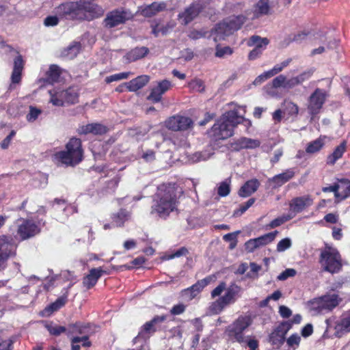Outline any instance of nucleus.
Segmentation results:
<instances>
[{"label":"nucleus","mask_w":350,"mask_h":350,"mask_svg":"<svg viewBox=\"0 0 350 350\" xmlns=\"http://www.w3.org/2000/svg\"><path fill=\"white\" fill-rule=\"evenodd\" d=\"M134 18L133 14L129 10L120 7L109 11L103 21L102 25L107 29H111L125 25Z\"/></svg>","instance_id":"nucleus-7"},{"label":"nucleus","mask_w":350,"mask_h":350,"mask_svg":"<svg viewBox=\"0 0 350 350\" xmlns=\"http://www.w3.org/2000/svg\"><path fill=\"white\" fill-rule=\"evenodd\" d=\"M291 246V241L289 238H284L280 241L277 245V251L284 252Z\"/></svg>","instance_id":"nucleus-58"},{"label":"nucleus","mask_w":350,"mask_h":350,"mask_svg":"<svg viewBox=\"0 0 350 350\" xmlns=\"http://www.w3.org/2000/svg\"><path fill=\"white\" fill-rule=\"evenodd\" d=\"M187 306L183 303H180L173 306L170 309V314L172 315H179L185 312Z\"/></svg>","instance_id":"nucleus-61"},{"label":"nucleus","mask_w":350,"mask_h":350,"mask_svg":"<svg viewBox=\"0 0 350 350\" xmlns=\"http://www.w3.org/2000/svg\"><path fill=\"white\" fill-rule=\"evenodd\" d=\"M40 231V228L34 221L23 219L22 223L18 226L17 234L21 240H26L38 234Z\"/></svg>","instance_id":"nucleus-15"},{"label":"nucleus","mask_w":350,"mask_h":350,"mask_svg":"<svg viewBox=\"0 0 350 350\" xmlns=\"http://www.w3.org/2000/svg\"><path fill=\"white\" fill-rule=\"evenodd\" d=\"M313 204V199L310 196L306 195L301 197H297L292 199L290 202V208L294 213H301L306 208Z\"/></svg>","instance_id":"nucleus-20"},{"label":"nucleus","mask_w":350,"mask_h":350,"mask_svg":"<svg viewBox=\"0 0 350 350\" xmlns=\"http://www.w3.org/2000/svg\"><path fill=\"white\" fill-rule=\"evenodd\" d=\"M260 186V182L256 178L246 181L239 190V195L241 197L246 198L256 192Z\"/></svg>","instance_id":"nucleus-27"},{"label":"nucleus","mask_w":350,"mask_h":350,"mask_svg":"<svg viewBox=\"0 0 350 350\" xmlns=\"http://www.w3.org/2000/svg\"><path fill=\"white\" fill-rule=\"evenodd\" d=\"M336 329L342 332H350V309L342 315Z\"/></svg>","instance_id":"nucleus-40"},{"label":"nucleus","mask_w":350,"mask_h":350,"mask_svg":"<svg viewBox=\"0 0 350 350\" xmlns=\"http://www.w3.org/2000/svg\"><path fill=\"white\" fill-rule=\"evenodd\" d=\"M172 87L171 81L163 79L157 83V85L152 88L150 93L147 96V100L152 103H159L162 100L163 95L170 90Z\"/></svg>","instance_id":"nucleus-16"},{"label":"nucleus","mask_w":350,"mask_h":350,"mask_svg":"<svg viewBox=\"0 0 350 350\" xmlns=\"http://www.w3.org/2000/svg\"><path fill=\"white\" fill-rule=\"evenodd\" d=\"M245 21L246 17L243 14L233 15L223 19L211 30V34L215 36V41L225 40L226 37L232 35L242 27Z\"/></svg>","instance_id":"nucleus-4"},{"label":"nucleus","mask_w":350,"mask_h":350,"mask_svg":"<svg viewBox=\"0 0 350 350\" xmlns=\"http://www.w3.org/2000/svg\"><path fill=\"white\" fill-rule=\"evenodd\" d=\"M167 3L165 1H154L144 6L142 10V14L147 18L152 17L157 14L167 10Z\"/></svg>","instance_id":"nucleus-23"},{"label":"nucleus","mask_w":350,"mask_h":350,"mask_svg":"<svg viewBox=\"0 0 350 350\" xmlns=\"http://www.w3.org/2000/svg\"><path fill=\"white\" fill-rule=\"evenodd\" d=\"M342 257L336 248L326 245L321 250L319 262L323 271L332 274L339 273L342 268Z\"/></svg>","instance_id":"nucleus-5"},{"label":"nucleus","mask_w":350,"mask_h":350,"mask_svg":"<svg viewBox=\"0 0 350 350\" xmlns=\"http://www.w3.org/2000/svg\"><path fill=\"white\" fill-rule=\"evenodd\" d=\"M286 82V76L280 75L272 80V87L273 88H278L282 87L284 88Z\"/></svg>","instance_id":"nucleus-59"},{"label":"nucleus","mask_w":350,"mask_h":350,"mask_svg":"<svg viewBox=\"0 0 350 350\" xmlns=\"http://www.w3.org/2000/svg\"><path fill=\"white\" fill-rule=\"evenodd\" d=\"M234 144L237 149L255 148L260 146V142L247 137H241Z\"/></svg>","instance_id":"nucleus-35"},{"label":"nucleus","mask_w":350,"mask_h":350,"mask_svg":"<svg viewBox=\"0 0 350 350\" xmlns=\"http://www.w3.org/2000/svg\"><path fill=\"white\" fill-rule=\"evenodd\" d=\"M193 122L189 117L175 115L170 117L165 122V126L169 130L178 131H186L193 127Z\"/></svg>","instance_id":"nucleus-13"},{"label":"nucleus","mask_w":350,"mask_h":350,"mask_svg":"<svg viewBox=\"0 0 350 350\" xmlns=\"http://www.w3.org/2000/svg\"><path fill=\"white\" fill-rule=\"evenodd\" d=\"M14 340L8 338L5 340L0 339V350H12L14 348Z\"/></svg>","instance_id":"nucleus-64"},{"label":"nucleus","mask_w":350,"mask_h":350,"mask_svg":"<svg viewBox=\"0 0 350 350\" xmlns=\"http://www.w3.org/2000/svg\"><path fill=\"white\" fill-rule=\"evenodd\" d=\"M233 53V49L230 46L219 47L217 46L215 56L217 57H223L224 55H230Z\"/></svg>","instance_id":"nucleus-57"},{"label":"nucleus","mask_w":350,"mask_h":350,"mask_svg":"<svg viewBox=\"0 0 350 350\" xmlns=\"http://www.w3.org/2000/svg\"><path fill=\"white\" fill-rule=\"evenodd\" d=\"M167 315H156L150 321L146 322L140 328L139 333L135 336L133 342L136 344L141 340L144 343L154 334L157 330V327L166 321Z\"/></svg>","instance_id":"nucleus-10"},{"label":"nucleus","mask_w":350,"mask_h":350,"mask_svg":"<svg viewBox=\"0 0 350 350\" xmlns=\"http://www.w3.org/2000/svg\"><path fill=\"white\" fill-rule=\"evenodd\" d=\"M325 137L320 136L314 141L309 142L306 148V152L309 154H314L319 152L325 145L324 139Z\"/></svg>","instance_id":"nucleus-38"},{"label":"nucleus","mask_w":350,"mask_h":350,"mask_svg":"<svg viewBox=\"0 0 350 350\" xmlns=\"http://www.w3.org/2000/svg\"><path fill=\"white\" fill-rule=\"evenodd\" d=\"M326 100V94L324 90L317 88L310 95L308 100V110L312 116L319 114Z\"/></svg>","instance_id":"nucleus-14"},{"label":"nucleus","mask_w":350,"mask_h":350,"mask_svg":"<svg viewBox=\"0 0 350 350\" xmlns=\"http://www.w3.org/2000/svg\"><path fill=\"white\" fill-rule=\"evenodd\" d=\"M230 192V185L226 181H223L220 183L217 193L221 197L227 196Z\"/></svg>","instance_id":"nucleus-56"},{"label":"nucleus","mask_w":350,"mask_h":350,"mask_svg":"<svg viewBox=\"0 0 350 350\" xmlns=\"http://www.w3.org/2000/svg\"><path fill=\"white\" fill-rule=\"evenodd\" d=\"M278 232L275 230L274 232H269L259 237L252 239L254 243H256L258 248L262 246H265L270 243H271L275 238V236Z\"/></svg>","instance_id":"nucleus-37"},{"label":"nucleus","mask_w":350,"mask_h":350,"mask_svg":"<svg viewBox=\"0 0 350 350\" xmlns=\"http://www.w3.org/2000/svg\"><path fill=\"white\" fill-rule=\"evenodd\" d=\"M44 327L47 329V331L52 336H58L62 333H65L67 331V329L64 326L57 325L55 324L53 322H46L44 323Z\"/></svg>","instance_id":"nucleus-42"},{"label":"nucleus","mask_w":350,"mask_h":350,"mask_svg":"<svg viewBox=\"0 0 350 350\" xmlns=\"http://www.w3.org/2000/svg\"><path fill=\"white\" fill-rule=\"evenodd\" d=\"M56 14L60 18L70 21H83L85 12L81 1H66L55 8Z\"/></svg>","instance_id":"nucleus-8"},{"label":"nucleus","mask_w":350,"mask_h":350,"mask_svg":"<svg viewBox=\"0 0 350 350\" xmlns=\"http://www.w3.org/2000/svg\"><path fill=\"white\" fill-rule=\"evenodd\" d=\"M211 0H198L191 3L184 11L180 12L178 15V20L183 25H187L198 15L208 8Z\"/></svg>","instance_id":"nucleus-9"},{"label":"nucleus","mask_w":350,"mask_h":350,"mask_svg":"<svg viewBox=\"0 0 350 350\" xmlns=\"http://www.w3.org/2000/svg\"><path fill=\"white\" fill-rule=\"evenodd\" d=\"M325 310L331 311L338 306L341 301L337 294H326L321 296Z\"/></svg>","instance_id":"nucleus-29"},{"label":"nucleus","mask_w":350,"mask_h":350,"mask_svg":"<svg viewBox=\"0 0 350 350\" xmlns=\"http://www.w3.org/2000/svg\"><path fill=\"white\" fill-rule=\"evenodd\" d=\"M238 233H239V232H230V233H228V234H225L223 237V239L225 241L230 243L229 247L231 250L234 249L237 246V236Z\"/></svg>","instance_id":"nucleus-55"},{"label":"nucleus","mask_w":350,"mask_h":350,"mask_svg":"<svg viewBox=\"0 0 350 350\" xmlns=\"http://www.w3.org/2000/svg\"><path fill=\"white\" fill-rule=\"evenodd\" d=\"M269 0H259L256 5L254 14L256 16L267 15L269 14Z\"/></svg>","instance_id":"nucleus-41"},{"label":"nucleus","mask_w":350,"mask_h":350,"mask_svg":"<svg viewBox=\"0 0 350 350\" xmlns=\"http://www.w3.org/2000/svg\"><path fill=\"white\" fill-rule=\"evenodd\" d=\"M127 213L124 209H120L118 213L112 215V226L113 227H121L126 220Z\"/></svg>","instance_id":"nucleus-43"},{"label":"nucleus","mask_w":350,"mask_h":350,"mask_svg":"<svg viewBox=\"0 0 350 350\" xmlns=\"http://www.w3.org/2000/svg\"><path fill=\"white\" fill-rule=\"evenodd\" d=\"M340 187V185L338 183H334L333 185H330L329 187H323L322 188V191L324 193L327 192H334V196L338 198L341 197V195L338 192V189Z\"/></svg>","instance_id":"nucleus-60"},{"label":"nucleus","mask_w":350,"mask_h":350,"mask_svg":"<svg viewBox=\"0 0 350 350\" xmlns=\"http://www.w3.org/2000/svg\"><path fill=\"white\" fill-rule=\"evenodd\" d=\"M189 87L196 92H204L205 90V85L204 81L200 79H194L189 83Z\"/></svg>","instance_id":"nucleus-51"},{"label":"nucleus","mask_w":350,"mask_h":350,"mask_svg":"<svg viewBox=\"0 0 350 350\" xmlns=\"http://www.w3.org/2000/svg\"><path fill=\"white\" fill-rule=\"evenodd\" d=\"M255 202V198H250L247 202L240 204L239 208L234 210V216H241Z\"/></svg>","instance_id":"nucleus-50"},{"label":"nucleus","mask_w":350,"mask_h":350,"mask_svg":"<svg viewBox=\"0 0 350 350\" xmlns=\"http://www.w3.org/2000/svg\"><path fill=\"white\" fill-rule=\"evenodd\" d=\"M84 151L79 138L72 137L66 143L65 150L56 152L54 159L66 166H76L83 159Z\"/></svg>","instance_id":"nucleus-3"},{"label":"nucleus","mask_w":350,"mask_h":350,"mask_svg":"<svg viewBox=\"0 0 350 350\" xmlns=\"http://www.w3.org/2000/svg\"><path fill=\"white\" fill-rule=\"evenodd\" d=\"M226 284L225 282H220L219 284L216 286L211 293L212 298H215L219 296L222 292L226 290Z\"/></svg>","instance_id":"nucleus-63"},{"label":"nucleus","mask_w":350,"mask_h":350,"mask_svg":"<svg viewBox=\"0 0 350 350\" xmlns=\"http://www.w3.org/2000/svg\"><path fill=\"white\" fill-rule=\"evenodd\" d=\"M269 43V40L267 38H261L259 36H252L247 41V46H255V48L263 51Z\"/></svg>","instance_id":"nucleus-39"},{"label":"nucleus","mask_w":350,"mask_h":350,"mask_svg":"<svg viewBox=\"0 0 350 350\" xmlns=\"http://www.w3.org/2000/svg\"><path fill=\"white\" fill-rule=\"evenodd\" d=\"M110 272L103 269L101 267L92 268L89 271V273L83 278V285L88 290L93 288L98 280L103 275H109Z\"/></svg>","instance_id":"nucleus-17"},{"label":"nucleus","mask_w":350,"mask_h":350,"mask_svg":"<svg viewBox=\"0 0 350 350\" xmlns=\"http://www.w3.org/2000/svg\"><path fill=\"white\" fill-rule=\"evenodd\" d=\"M92 324L90 323H83L77 321L75 323L70 324L68 327V336L70 334L88 335L92 329Z\"/></svg>","instance_id":"nucleus-26"},{"label":"nucleus","mask_w":350,"mask_h":350,"mask_svg":"<svg viewBox=\"0 0 350 350\" xmlns=\"http://www.w3.org/2000/svg\"><path fill=\"white\" fill-rule=\"evenodd\" d=\"M178 204L176 188L174 185H162L154 195L150 213L165 219L176 209Z\"/></svg>","instance_id":"nucleus-1"},{"label":"nucleus","mask_w":350,"mask_h":350,"mask_svg":"<svg viewBox=\"0 0 350 350\" xmlns=\"http://www.w3.org/2000/svg\"><path fill=\"white\" fill-rule=\"evenodd\" d=\"M67 300V295H62L58 297L54 302L48 306L46 310L51 312L57 311L65 306Z\"/></svg>","instance_id":"nucleus-47"},{"label":"nucleus","mask_w":350,"mask_h":350,"mask_svg":"<svg viewBox=\"0 0 350 350\" xmlns=\"http://www.w3.org/2000/svg\"><path fill=\"white\" fill-rule=\"evenodd\" d=\"M239 118L237 110H230L225 112L207 131V135L210 140L213 142H218L232 137L234 135V129L239 124L237 120Z\"/></svg>","instance_id":"nucleus-2"},{"label":"nucleus","mask_w":350,"mask_h":350,"mask_svg":"<svg viewBox=\"0 0 350 350\" xmlns=\"http://www.w3.org/2000/svg\"><path fill=\"white\" fill-rule=\"evenodd\" d=\"M285 341L286 342L288 347L295 349L299 347L300 344L301 337L297 333L293 334L288 338H286Z\"/></svg>","instance_id":"nucleus-52"},{"label":"nucleus","mask_w":350,"mask_h":350,"mask_svg":"<svg viewBox=\"0 0 350 350\" xmlns=\"http://www.w3.org/2000/svg\"><path fill=\"white\" fill-rule=\"evenodd\" d=\"M292 59L288 58L286 59L285 61L281 62L280 64H278L275 65L272 69L267 71L268 75L271 76V77L278 73L280 72L284 68L287 67L289 64L291 62Z\"/></svg>","instance_id":"nucleus-49"},{"label":"nucleus","mask_w":350,"mask_h":350,"mask_svg":"<svg viewBox=\"0 0 350 350\" xmlns=\"http://www.w3.org/2000/svg\"><path fill=\"white\" fill-rule=\"evenodd\" d=\"M211 277L208 276L202 280L197 281L196 283L191 286L184 290L185 292H191V297H194L197 294L200 293L204 287H206L211 281Z\"/></svg>","instance_id":"nucleus-32"},{"label":"nucleus","mask_w":350,"mask_h":350,"mask_svg":"<svg viewBox=\"0 0 350 350\" xmlns=\"http://www.w3.org/2000/svg\"><path fill=\"white\" fill-rule=\"evenodd\" d=\"M51 95L50 102L55 106L61 107L65 103L64 98L62 95V91H49Z\"/></svg>","instance_id":"nucleus-48"},{"label":"nucleus","mask_w":350,"mask_h":350,"mask_svg":"<svg viewBox=\"0 0 350 350\" xmlns=\"http://www.w3.org/2000/svg\"><path fill=\"white\" fill-rule=\"evenodd\" d=\"M81 46L79 42H72L68 46L64 49L62 51V55L68 59H73L79 53Z\"/></svg>","instance_id":"nucleus-36"},{"label":"nucleus","mask_w":350,"mask_h":350,"mask_svg":"<svg viewBox=\"0 0 350 350\" xmlns=\"http://www.w3.org/2000/svg\"><path fill=\"white\" fill-rule=\"evenodd\" d=\"M62 91V95L64 98L65 103L73 105L79 102V92L78 91L70 87L66 90Z\"/></svg>","instance_id":"nucleus-34"},{"label":"nucleus","mask_w":350,"mask_h":350,"mask_svg":"<svg viewBox=\"0 0 350 350\" xmlns=\"http://www.w3.org/2000/svg\"><path fill=\"white\" fill-rule=\"evenodd\" d=\"M149 53V49L146 46H137L132 49L126 55V59L133 62L145 57Z\"/></svg>","instance_id":"nucleus-31"},{"label":"nucleus","mask_w":350,"mask_h":350,"mask_svg":"<svg viewBox=\"0 0 350 350\" xmlns=\"http://www.w3.org/2000/svg\"><path fill=\"white\" fill-rule=\"evenodd\" d=\"M252 324L250 315H240L225 329V334L232 342H245L244 332Z\"/></svg>","instance_id":"nucleus-6"},{"label":"nucleus","mask_w":350,"mask_h":350,"mask_svg":"<svg viewBox=\"0 0 350 350\" xmlns=\"http://www.w3.org/2000/svg\"><path fill=\"white\" fill-rule=\"evenodd\" d=\"M346 141L342 142L340 145L335 148L333 152L327 157L326 163L329 165H334L335 163L342 157L346 151Z\"/></svg>","instance_id":"nucleus-30"},{"label":"nucleus","mask_w":350,"mask_h":350,"mask_svg":"<svg viewBox=\"0 0 350 350\" xmlns=\"http://www.w3.org/2000/svg\"><path fill=\"white\" fill-rule=\"evenodd\" d=\"M150 81L148 75H140L126 83L127 90L136 92L144 88Z\"/></svg>","instance_id":"nucleus-28"},{"label":"nucleus","mask_w":350,"mask_h":350,"mask_svg":"<svg viewBox=\"0 0 350 350\" xmlns=\"http://www.w3.org/2000/svg\"><path fill=\"white\" fill-rule=\"evenodd\" d=\"M85 17L83 21H90L101 17L104 14L103 8L97 4L83 2Z\"/></svg>","instance_id":"nucleus-18"},{"label":"nucleus","mask_w":350,"mask_h":350,"mask_svg":"<svg viewBox=\"0 0 350 350\" xmlns=\"http://www.w3.org/2000/svg\"><path fill=\"white\" fill-rule=\"evenodd\" d=\"M241 293V287L235 283H231L228 288H226L225 294L220 297L221 300L228 306L234 304L238 297H240Z\"/></svg>","instance_id":"nucleus-22"},{"label":"nucleus","mask_w":350,"mask_h":350,"mask_svg":"<svg viewBox=\"0 0 350 350\" xmlns=\"http://www.w3.org/2000/svg\"><path fill=\"white\" fill-rule=\"evenodd\" d=\"M314 72V69L311 68L297 76L296 79L299 81V84H301L304 81L308 80L312 76Z\"/></svg>","instance_id":"nucleus-62"},{"label":"nucleus","mask_w":350,"mask_h":350,"mask_svg":"<svg viewBox=\"0 0 350 350\" xmlns=\"http://www.w3.org/2000/svg\"><path fill=\"white\" fill-rule=\"evenodd\" d=\"M295 174L294 170L290 168L281 174L275 175L272 178H269L268 182L272 184L273 189H277L291 180L295 176Z\"/></svg>","instance_id":"nucleus-19"},{"label":"nucleus","mask_w":350,"mask_h":350,"mask_svg":"<svg viewBox=\"0 0 350 350\" xmlns=\"http://www.w3.org/2000/svg\"><path fill=\"white\" fill-rule=\"evenodd\" d=\"M307 306L310 311H313L315 313H321L325 310L321 297L308 301Z\"/></svg>","instance_id":"nucleus-46"},{"label":"nucleus","mask_w":350,"mask_h":350,"mask_svg":"<svg viewBox=\"0 0 350 350\" xmlns=\"http://www.w3.org/2000/svg\"><path fill=\"white\" fill-rule=\"evenodd\" d=\"M109 131L105 125L100 123H90L83 125L79 129V133L83 135L93 134L94 135H103Z\"/></svg>","instance_id":"nucleus-21"},{"label":"nucleus","mask_w":350,"mask_h":350,"mask_svg":"<svg viewBox=\"0 0 350 350\" xmlns=\"http://www.w3.org/2000/svg\"><path fill=\"white\" fill-rule=\"evenodd\" d=\"M62 70L57 64H51L47 71H46L44 77L42 79L47 84L53 85L59 81Z\"/></svg>","instance_id":"nucleus-25"},{"label":"nucleus","mask_w":350,"mask_h":350,"mask_svg":"<svg viewBox=\"0 0 350 350\" xmlns=\"http://www.w3.org/2000/svg\"><path fill=\"white\" fill-rule=\"evenodd\" d=\"M17 245L10 235L0 236V270L7 266L8 260L16 255Z\"/></svg>","instance_id":"nucleus-11"},{"label":"nucleus","mask_w":350,"mask_h":350,"mask_svg":"<svg viewBox=\"0 0 350 350\" xmlns=\"http://www.w3.org/2000/svg\"><path fill=\"white\" fill-rule=\"evenodd\" d=\"M17 56L14 59V67L11 75L12 82L18 83L21 80L22 72L24 68L25 61L23 56L16 51Z\"/></svg>","instance_id":"nucleus-24"},{"label":"nucleus","mask_w":350,"mask_h":350,"mask_svg":"<svg viewBox=\"0 0 350 350\" xmlns=\"http://www.w3.org/2000/svg\"><path fill=\"white\" fill-rule=\"evenodd\" d=\"M79 342H82L81 346L86 348L90 347L92 345L89 335L73 336L70 338L71 350H80L81 346L77 344Z\"/></svg>","instance_id":"nucleus-33"},{"label":"nucleus","mask_w":350,"mask_h":350,"mask_svg":"<svg viewBox=\"0 0 350 350\" xmlns=\"http://www.w3.org/2000/svg\"><path fill=\"white\" fill-rule=\"evenodd\" d=\"M292 328V323L290 322H280L274 327L268 336L269 342L274 347L280 348L286 340V336Z\"/></svg>","instance_id":"nucleus-12"},{"label":"nucleus","mask_w":350,"mask_h":350,"mask_svg":"<svg viewBox=\"0 0 350 350\" xmlns=\"http://www.w3.org/2000/svg\"><path fill=\"white\" fill-rule=\"evenodd\" d=\"M146 262L144 256H139L133 260L129 265H122L116 267L118 271L130 270L135 267H141ZM115 269V267H113Z\"/></svg>","instance_id":"nucleus-44"},{"label":"nucleus","mask_w":350,"mask_h":350,"mask_svg":"<svg viewBox=\"0 0 350 350\" xmlns=\"http://www.w3.org/2000/svg\"><path fill=\"white\" fill-rule=\"evenodd\" d=\"M338 183H340V186L345 187L342 194L341 195V199L344 200L350 196V180L347 178H338Z\"/></svg>","instance_id":"nucleus-54"},{"label":"nucleus","mask_w":350,"mask_h":350,"mask_svg":"<svg viewBox=\"0 0 350 350\" xmlns=\"http://www.w3.org/2000/svg\"><path fill=\"white\" fill-rule=\"evenodd\" d=\"M228 305L219 297L215 301H213L208 307V311L211 314H218L221 313L223 310Z\"/></svg>","instance_id":"nucleus-45"},{"label":"nucleus","mask_w":350,"mask_h":350,"mask_svg":"<svg viewBox=\"0 0 350 350\" xmlns=\"http://www.w3.org/2000/svg\"><path fill=\"white\" fill-rule=\"evenodd\" d=\"M42 113L41 109L31 105L29 106V111L26 116V120L29 122H33Z\"/></svg>","instance_id":"nucleus-53"}]
</instances>
